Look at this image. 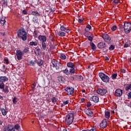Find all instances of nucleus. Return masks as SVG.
I'll use <instances>...</instances> for the list:
<instances>
[{"instance_id":"f257e3e1","label":"nucleus","mask_w":131,"mask_h":131,"mask_svg":"<svg viewBox=\"0 0 131 131\" xmlns=\"http://www.w3.org/2000/svg\"><path fill=\"white\" fill-rule=\"evenodd\" d=\"M17 36L19 39H22L24 41L27 39V33L24 29H19L17 32Z\"/></svg>"},{"instance_id":"f03ea898","label":"nucleus","mask_w":131,"mask_h":131,"mask_svg":"<svg viewBox=\"0 0 131 131\" xmlns=\"http://www.w3.org/2000/svg\"><path fill=\"white\" fill-rule=\"evenodd\" d=\"M38 40L40 41V43H41V46L42 49L43 51H46V49H47V37L45 35H39L38 37Z\"/></svg>"},{"instance_id":"7ed1b4c3","label":"nucleus","mask_w":131,"mask_h":131,"mask_svg":"<svg viewBox=\"0 0 131 131\" xmlns=\"http://www.w3.org/2000/svg\"><path fill=\"white\" fill-rule=\"evenodd\" d=\"M74 120V114H70L66 116L65 122L67 125H70Z\"/></svg>"},{"instance_id":"20e7f679","label":"nucleus","mask_w":131,"mask_h":131,"mask_svg":"<svg viewBox=\"0 0 131 131\" xmlns=\"http://www.w3.org/2000/svg\"><path fill=\"white\" fill-rule=\"evenodd\" d=\"M66 25H61L60 27V30L57 32V35L58 36H61V37H64V36H66V33L65 31H66Z\"/></svg>"},{"instance_id":"39448f33","label":"nucleus","mask_w":131,"mask_h":131,"mask_svg":"<svg viewBox=\"0 0 131 131\" xmlns=\"http://www.w3.org/2000/svg\"><path fill=\"white\" fill-rule=\"evenodd\" d=\"M99 77L103 82L107 83L110 81V78H109V76L105 74L104 73H99Z\"/></svg>"},{"instance_id":"423d86ee","label":"nucleus","mask_w":131,"mask_h":131,"mask_svg":"<svg viewBox=\"0 0 131 131\" xmlns=\"http://www.w3.org/2000/svg\"><path fill=\"white\" fill-rule=\"evenodd\" d=\"M67 67H68V68H71L70 69L69 72L70 74H71V75L75 73V67H74V63L73 62H68L67 63Z\"/></svg>"},{"instance_id":"0eeeda50","label":"nucleus","mask_w":131,"mask_h":131,"mask_svg":"<svg viewBox=\"0 0 131 131\" xmlns=\"http://www.w3.org/2000/svg\"><path fill=\"white\" fill-rule=\"evenodd\" d=\"M124 30L125 33H129L131 31V23L125 22L124 24Z\"/></svg>"},{"instance_id":"6e6552de","label":"nucleus","mask_w":131,"mask_h":131,"mask_svg":"<svg viewBox=\"0 0 131 131\" xmlns=\"http://www.w3.org/2000/svg\"><path fill=\"white\" fill-rule=\"evenodd\" d=\"M9 80V78L7 76H0V89H3L4 85H5L4 82H6Z\"/></svg>"},{"instance_id":"1a4fd4ad","label":"nucleus","mask_w":131,"mask_h":131,"mask_svg":"<svg viewBox=\"0 0 131 131\" xmlns=\"http://www.w3.org/2000/svg\"><path fill=\"white\" fill-rule=\"evenodd\" d=\"M108 91L105 88H98L96 91L97 94L104 96L107 94Z\"/></svg>"},{"instance_id":"9d476101","label":"nucleus","mask_w":131,"mask_h":131,"mask_svg":"<svg viewBox=\"0 0 131 131\" xmlns=\"http://www.w3.org/2000/svg\"><path fill=\"white\" fill-rule=\"evenodd\" d=\"M102 38L107 43H111V37L107 34H103L102 35Z\"/></svg>"},{"instance_id":"9b49d317","label":"nucleus","mask_w":131,"mask_h":131,"mask_svg":"<svg viewBox=\"0 0 131 131\" xmlns=\"http://www.w3.org/2000/svg\"><path fill=\"white\" fill-rule=\"evenodd\" d=\"M64 91L67 92V95L69 96L70 95L73 94V93H74V88L71 86H68L67 88L64 89Z\"/></svg>"},{"instance_id":"f8f14e48","label":"nucleus","mask_w":131,"mask_h":131,"mask_svg":"<svg viewBox=\"0 0 131 131\" xmlns=\"http://www.w3.org/2000/svg\"><path fill=\"white\" fill-rule=\"evenodd\" d=\"M106 47V43L104 42H100L97 43V48L98 49H104L105 52H108V49L105 48Z\"/></svg>"},{"instance_id":"ddd939ff","label":"nucleus","mask_w":131,"mask_h":131,"mask_svg":"<svg viewBox=\"0 0 131 131\" xmlns=\"http://www.w3.org/2000/svg\"><path fill=\"white\" fill-rule=\"evenodd\" d=\"M16 55L18 61L22 60V56H23V52L20 50H16Z\"/></svg>"},{"instance_id":"4468645a","label":"nucleus","mask_w":131,"mask_h":131,"mask_svg":"<svg viewBox=\"0 0 131 131\" xmlns=\"http://www.w3.org/2000/svg\"><path fill=\"white\" fill-rule=\"evenodd\" d=\"M115 96L116 97H121L122 96V90L120 89H117L115 93Z\"/></svg>"},{"instance_id":"2eb2a0df","label":"nucleus","mask_w":131,"mask_h":131,"mask_svg":"<svg viewBox=\"0 0 131 131\" xmlns=\"http://www.w3.org/2000/svg\"><path fill=\"white\" fill-rule=\"evenodd\" d=\"M100 127L102 128H106L107 127V121L105 119L103 120L100 124Z\"/></svg>"},{"instance_id":"dca6fc26","label":"nucleus","mask_w":131,"mask_h":131,"mask_svg":"<svg viewBox=\"0 0 131 131\" xmlns=\"http://www.w3.org/2000/svg\"><path fill=\"white\" fill-rule=\"evenodd\" d=\"M55 68L56 70H57L58 71H60V70H62V69L63 68V64L60 63V62H58Z\"/></svg>"},{"instance_id":"f3484780","label":"nucleus","mask_w":131,"mask_h":131,"mask_svg":"<svg viewBox=\"0 0 131 131\" xmlns=\"http://www.w3.org/2000/svg\"><path fill=\"white\" fill-rule=\"evenodd\" d=\"M90 101H93L94 103H98L99 102V97L96 96H93L90 98Z\"/></svg>"},{"instance_id":"a211bd4d","label":"nucleus","mask_w":131,"mask_h":131,"mask_svg":"<svg viewBox=\"0 0 131 131\" xmlns=\"http://www.w3.org/2000/svg\"><path fill=\"white\" fill-rule=\"evenodd\" d=\"M1 5L4 8L8 7V0H1Z\"/></svg>"},{"instance_id":"6ab92c4d","label":"nucleus","mask_w":131,"mask_h":131,"mask_svg":"<svg viewBox=\"0 0 131 131\" xmlns=\"http://www.w3.org/2000/svg\"><path fill=\"white\" fill-rule=\"evenodd\" d=\"M0 90H3V92L5 93V94H8L9 93V86H6L5 87V85H4L3 88H0Z\"/></svg>"},{"instance_id":"aec40b11","label":"nucleus","mask_w":131,"mask_h":131,"mask_svg":"<svg viewBox=\"0 0 131 131\" xmlns=\"http://www.w3.org/2000/svg\"><path fill=\"white\" fill-rule=\"evenodd\" d=\"M37 64L40 67L42 68V67H43V60H42V59H38L37 60Z\"/></svg>"},{"instance_id":"412c9836","label":"nucleus","mask_w":131,"mask_h":131,"mask_svg":"<svg viewBox=\"0 0 131 131\" xmlns=\"http://www.w3.org/2000/svg\"><path fill=\"white\" fill-rule=\"evenodd\" d=\"M90 47H91L92 50H93V51H94V52L97 51V46H96V45H95L94 43V42H91L90 43Z\"/></svg>"},{"instance_id":"4be33fe9","label":"nucleus","mask_w":131,"mask_h":131,"mask_svg":"<svg viewBox=\"0 0 131 131\" xmlns=\"http://www.w3.org/2000/svg\"><path fill=\"white\" fill-rule=\"evenodd\" d=\"M36 64V60H31L28 61V65L29 66H34Z\"/></svg>"},{"instance_id":"5701e85b","label":"nucleus","mask_w":131,"mask_h":131,"mask_svg":"<svg viewBox=\"0 0 131 131\" xmlns=\"http://www.w3.org/2000/svg\"><path fill=\"white\" fill-rule=\"evenodd\" d=\"M51 63L52 64V67L55 68L58 63H59V61H57L56 59H52Z\"/></svg>"},{"instance_id":"b1692460","label":"nucleus","mask_w":131,"mask_h":131,"mask_svg":"<svg viewBox=\"0 0 131 131\" xmlns=\"http://www.w3.org/2000/svg\"><path fill=\"white\" fill-rule=\"evenodd\" d=\"M35 55L36 56H40V54H41V52H40V49L36 48L35 50L34 51Z\"/></svg>"},{"instance_id":"393cba45","label":"nucleus","mask_w":131,"mask_h":131,"mask_svg":"<svg viewBox=\"0 0 131 131\" xmlns=\"http://www.w3.org/2000/svg\"><path fill=\"white\" fill-rule=\"evenodd\" d=\"M57 80L60 82V83H64V77L62 76H59L57 77Z\"/></svg>"},{"instance_id":"a878e982","label":"nucleus","mask_w":131,"mask_h":131,"mask_svg":"<svg viewBox=\"0 0 131 131\" xmlns=\"http://www.w3.org/2000/svg\"><path fill=\"white\" fill-rule=\"evenodd\" d=\"M85 112V114H86V115H88L89 116H94V113H93L92 111H91L89 110H86Z\"/></svg>"},{"instance_id":"bb28decb","label":"nucleus","mask_w":131,"mask_h":131,"mask_svg":"<svg viewBox=\"0 0 131 131\" xmlns=\"http://www.w3.org/2000/svg\"><path fill=\"white\" fill-rule=\"evenodd\" d=\"M84 35L85 37H88L89 36H92V33L89 31H85L84 32Z\"/></svg>"},{"instance_id":"cd10ccee","label":"nucleus","mask_w":131,"mask_h":131,"mask_svg":"<svg viewBox=\"0 0 131 131\" xmlns=\"http://www.w3.org/2000/svg\"><path fill=\"white\" fill-rule=\"evenodd\" d=\"M2 113V115L4 116H6V115H7V111H6V110H5V108H1L0 109Z\"/></svg>"},{"instance_id":"c85d7f7f","label":"nucleus","mask_w":131,"mask_h":131,"mask_svg":"<svg viewBox=\"0 0 131 131\" xmlns=\"http://www.w3.org/2000/svg\"><path fill=\"white\" fill-rule=\"evenodd\" d=\"M12 128V125H8L7 126L5 127L4 131H10Z\"/></svg>"},{"instance_id":"c756f323","label":"nucleus","mask_w":131,"mask_h":131,"mask_svg":"<svg viewBox=\"0 0 131 131\" xmlns=\"http://www.w3.org/2000/svg\"><path fill=\"white\" fill-rule=\"evenodd\" d=\"M105 117L107 119H109L110 118V112H105Z\"/></svg>"},{"instance_id":"7c9ffc66","label":"nucleus","mask_w":131,"mask_h":131,"mask_svg":"<svg viewBox=\"0 0 131 131\" xmlns=\"http://www.w3.org/2000/svg\"><path fill=\"white\" fill-rule=\"evenodd\" d=\"M29 46H31V47H36L37 46V41H31L29 43Z\"/></svg>"},{"instance_id":"2f4dec72","label":"nucleus","mask_w":131,"mask_h":131,"mask_svg":"<svg viewBox=\"0 0 131 131\" xmlns=\"http://www.w3.org/2000/svg\"><path fill=\"white\" fill-rule=\"evenodd\" d=\"M71 80H77V75H74L70 77Z\"/></svg>"},{"instance_id":"473e14b6","label":"nucleus","mask_w":131,"mask_h":131,"mask_svg":"<svg viewBox=\"0 0 131 131\" xmlns=\"http://www.w3.org/2000/svg\"><path fill=\"white\" fill-rule=\"evenodd\" d=\"M77 79L79 80L80 81H82L83 80V77L80 75H77Z\"/></svg>"},{"instance_id":"72a5a7b5","label":"nucleus","mask_w":131,"mask_h":131,"mask_svg":"<svg viewBox=\"0 0 131 131\" xmlns=\"http://www.w3.org/2000/svg\"><path fill=\"white\" fill-rule=\"evenodd\" d=\"M127 85V86H126L125 88V91H128L129 90H130V91H131L130 89H131V84H125V85Z\"/></svg>"},{"instance_id":"f704fd0d","label":"nucleus","mask_w":131,"mask_h":131,"mask_svg":"<svg viewBox=\"0 0 131 131\" xmlns=\"http://www.w3.org/2000/svg\"><path fill=\"white\" fill-rule=\"evenodd\" d=\"M28 52H29V48H28L27 47H25L24 49L23 50V53H28Z\"/></svg>"},{"instance_id":"c9c22d12","label":"nucleus","mask_w":131,"mask_h":131,"mask_svg":"<svg viewBox=\"0 0 131 131\" xmlns=\"http://www.w3.org/2000/svg\"><path fill=\"white\" fill-rule=\"evenodd\" d=\"M31 15H33V16H39V13L36 11H33Z\"/></svg>"},{"instance_id":"e433bc0d","label":"nucleus","mask_w":131,"mask_h":131,"mask_svg":"<svg viewBox=\"0 0 131 131\" xmlns=\"http://www.w3.org/2000/svg\"><path fill=\"white\" fill-rule=\"evenodd\" d=\"M60 58L62 60H66V55L63 53H61L60 54Z\"/></svg>"},{"instance_id":"4c0bfd02","label":"nucleus","mask_w":131,"mask_h":131,"mask_svg":"<svg viewBox=\"0 0 131 131\" xmlns=\"http://www.w3.org/2000/svg\"><path fill=\"white\" fill-rule=\"evenodd\" d=\"M86 28L87 29H85V31H90V30L92 29V26L91 25H88L86 26Z\"/></svg>"},{"instance_id":"58836bf2","label":"nucleus","mask_w":131,"mask_h":131,"mask_svg":"<svg viewBox=\"0 0 131 131\" xmlns=\"http://www.w3.org/2000/svg\"><path fill=\"white\" fill-rule=\"evenodd\" d=\"M32 21H34V23H38V18L37 17H33Z\"/></svg>"},{"instance_id":"ea45409f","label":"nucleus","mask_w":131,"mask_h":131,"mask_svg":"<svg viewBox=\"0 0 131 131\" xmlns=\"http://www.w3.org/2000/svg\"><path fill=\"white\" fill-rule=\"evenodd\" d=\"M20 125L18 124H16L14 125V128L15 129H16V130H19L20 129Z\"/></svg>"},{"instance_id":"a19ab883","label":"nucleus","mask_w":131,"mask_h":131,"mask_svg":"<svg viewBox=\"0 0 131 131\" xmlns=\"http://www.w3.org/2000/svg\"><path fill=\"white\" fill-rule=\"evenodd\" d=\"M63 72L67 75H68V74H71H71H70V72L68 71V69L63 70Z\"/></svg>"},{"instance_id":"79ce46f5","label":"nucleus","mask_w":131,"mask_h":131,"mask_svg":"<svg viewBox=\"0 0 131 131\" xmlns=\"http://www.w3.org/2000/svg\"><path fill=\"white\" fill-rule=\"evenodd\" d=\"M0 23L2 26H4V25H5V23H6V19H5V18L2 19L1 20Z\"/></svg>"},{"instance_id":"37998d69","label":"nucleus","mask_w":131,"mask_h":131,"mask_svg":"<svg viewBox=\"0 0 131 131\" xmlns=\"http://www.w3.org/2000/svg\"><path fill=\"white\" fill-rule=\"evenodd\" d=\"M52 103H54L55 104V103L57 102V101H58V99H57L56 97H53L52 98V99H51Z\"/></svg>"},{"instance_id":"c03bdc74","label":"nucleus","mask_w":131,"mask_h":131,"mask_svg":"<svg viewBox=\"0 0 131 131\" xmlns=\"http://www.w3.org/2000/svg\"><path fill=\"white\" fill-rule=\"evenodd\" d=\"M114 49H115V46H114V45H111L108 48V50H110V51H113Z\"/></svg>"},{"instance_id":"a18cd8bd","label":"nucleus","mask_w":131,"mask_h":131,"mask_svg":"<svg viewBox=\"0 0 131 131\" xmlns=\"http://www.w3.org/2000/svg\"><path fill=\"white\" fill-rule=\"evenodd\" d=\"M116 77H117V73L113 74L112 75V79H116Z\"/></svg>"},{"instance_id":"49530a36","label":"nucleus","mask_w":131,"mask_h":131,"mask_svg":"<svg viewBox=\"0 0 131 131\" xmlns=\"http://www.w3.org/2000/svg\"><path fill=\"white\" fill-rule=\"evenodd\" d=\"M33 36L35 38H36L37 37V31L36 30H34V33H33Z\"/></svg>"},{"instance_id":"de8ad7c7","label":"nucleus","mask_w":131,"mask_h":131,"mask_svg":"<svg viewBox=\"0 0 131 131\" xmlns=\"http://www.w3.org/2000/svg\"><path fill=\"white\" fill-rule=\"evenodd\" d=\"M13 104H17V97H14L12 100Z\"/></svg>"},{"instance_id":"09e8293b","label":"nucleus","mask_w":131,"mask_h":131,"mask_svg":"<svg viewBox=\"0 0 131 131\" xmlns=\"http://www.w3.org/2000/svg\"><path fill=\"white\" fill-rule=\"evenodd\" d=\"M116 29H117V26H116V25L113 26L111 28V30H112V31H115Z\"/></svg>"},{"instance_id":"8fccbe9b","label":"nucleus","mask_w":131,"mask_h":131,"mask_svg":"<svg viewBox=\"0 0 131 131\" xmlns=\"http://www.w3.org/2000/svg\"><path fill=\"white\" fill-rule=\"evenodd\" d=\"M87 38H88V40L91 42L93 41V39H94L92 36H89V37H87Z\"/></svg>"},{"instance_id":"3c124183","label":"nucleus","mask_w":131,"mask_h":131,"mask_svg":"<svg viewBox=\"0 0 131 131\" xmlns=\"http://www.w3.org/2000/svg\"><path fill=\"white\" fill-rule=\"evenodd\" d=\"M2 71H6V66L5 64H3L2 67Z\"/></svg>"},{"instance_id":"603ef678","label":"nucleus","mask_w":131,"mask_h":131,"mask_svg":"<svg viewBox=\"0 0 131 131\" xmlns=\"http://www.w3.org/2000/svg\"><path fill=\"white\" fill-rule=\"evenodd\" d=\"M127 99H131V92L127 94Z\"/></svg>"},{"instance_id":"864d4df0","label":"nucleus","mask_w":131,"mask_h":131,"mask_svg":"<svg viewBox=\"0 0 131 131\" xmlns=\"http://www.w3.org/2000/svg\"><path fill=\"white\" fill-rule=\"evenodd\" d=\"M22 14H23V15H27V11L26 10H23Z\"/></svg>"},{"instance_id":"5fc2aeb1","label":"nucleus","mask_w":131,"mask_h":131,"mask_svg":"<svg viewBox=\"0 0 131 131\" xmlns=\"http://www.w3.org/2000/svg\"><path fill=\"white\" fill-rule=\"evenodd\" d=\"M91 106H92V103L88 102L86 104V107H88V108H89V107H91Z\"/></svg>"},{"instance_id":"6e6d98bb","label":"nucleus","mask_w":131,"mask_h":131,"mask_svg":"<svg viewBox=\"0 0 131 131\" xmlns=\"http://www.w3.org/2000/svg\"><path fill=\"white\" fill-rule=\"evenodd\" d=\"M51 11L52 13H54L56 11L55 8H51Z\"/></svg>"},{"instance_id":"4d7b16f0","label":"nucleus","mask_w":131,"mask_h":131,"mask_svg":"<svg viewBox=\"0 0 131 131\" xmlns=\"http://www.w3.org/2000/svg\"><path fill=\"white\" fill-rule=\"evenodd\" d=\"M69 32H70V30H69V29H68L67 28L66 31H65V33H69Z\"/></svg>"},{"instance_id":"13d9d810","label":"nucleus","mask_w":131,"mask_h":131,"mask_svg":"<svg viewBox=\"0 0 131 131\" xmlns=\"http://www.w3.org/2000/svg\"><path fill=\"white\" fill-rule=\"evenodd\" d=\"M78 21L79 23H81L82 22H83V19H82V18H78Z\"/></svg>"},{"instance_id":"bf43d9fd","label":"nucleus","mask_w":131,"mask_h":131,"mask_svg":"<svg viewBox=\"0 0 131 131\" xmlns=\"http://www.w3.org/2000/svg\"><path fill=\"white\" fill-rule=\"evenodd\" d=\"M113 3L114 4H118V3H119V0H114Z\"/></svg>"},{"instance_id":"052dcab7","label":"nucleus","mask_w":131,"mask_h":131,"mask_svg":"<svg viewBox=\"0 0 131 131\" xmlns=\"http://www.w3.org/2000/svg\"><path fill=\"white\" fill-rule=\"evenodd\" d=\"M69 103V101H68V100H67L66 101H63V104L64 105H67V104H68Z\"/></svg>"},{"instance_id":"680f3d73","label":"nucleus","mask_w":131,"mask_h":131,"mask_svg":"<svg viewBox=\"0 0 131 131\" xmlns=\"http://www.w3.org/2000/svg\"><path fill=\"white\" fill-rule=\"evenodd\" d=\"M119 28H120V29H123V28H124L123 25H120L119 26Z\"/></svg>"},{"instance_id":"e2e57ef3","label":"nucleus","mask_w":131,"mask_h":131,"mask_svg":"<svg viewBox=\"0 0 131 131\" xmlns=\"http://www.w3.org/2000/svg\"><path fill=\"white\" fill-rule=\"evenodd\" d=\"M125 103L126 104V105H127V106H128V107H129V105L130 104V102H125Z\"/></svg>"},{"instance_id":"0e129e2a","label":"nucleus","mask_w":131,"mask_h":131,"mask_svg":"<svg viewBox=\"0 0 131 131\" xmlns=\"http://www.w3.org/2000/svg\"><path fill=\"white\" fill-rule=\"evenodd\" d=\"M121 73H125V70L124 69L121 70Z\"/></svg>"},{"instance_id":"69168bd1","label":"nucleus","mask_w":131,"mask_h":131,"mask_svg":"<svg viewBox=\"0 0 131 131\" xmlns=\"http://www.w3.org/2000/svg\"><path fill=\"white\" fill-rule=\"evenodd\" d=\"M5 61L6 62V64H9V60L7 59H5Z\"/></svg>"},{"instance_id":"338daca9","label":"nucleus","mask_w":131,"mask_h":131,"mask_svg":"<svg viewBox=\"0 0 131 131\" xmlns=\"http://www.w3.org/2000/svg\"><path fill=\"white\" fill-rule=\"evenodd\" d=\"M85 101V100L84 99V98H81V103L84 102Z\"/></svg>"},{"instance_id":"774afa93","label":"nucleus","mask_w":131,"mask_h":131,"mask_svg":"<svg viewBox=\"0 0 131 131\" xmlns=\"http://www.w3.org/2000/svg\"><path fill=\"white\" fill-rule=\"evenodd\" d=\"M10 131H15V129L13 127V126H12V128L10 129Z\"/></svg>"}]
</instances>
